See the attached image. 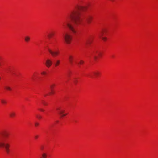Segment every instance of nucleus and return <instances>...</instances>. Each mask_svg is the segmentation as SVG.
Segmentation results:
<instances>
[{"mask_svg":"<svg viewBox=\"0 0 158 158\" xmlns=\"http://www.w3.org/2000/svg\"><path fill=\"white\" fill-rule=\"evenodd\" d=\"M84 8V6L79 4H76L73 9L68 14L63 22V26L65 28L68 27L73 33H76V31L74 27L71 24V22L73 21L77 26L81 24L82 19L81 18V13L80 11Z\"/></svg>","mask_w":158,"mask_h":158,"instance_id":"f257e3e1","label":"nucleus"},{"mask_svg":"<svg viewBox=\"0 0 158 158\" xmlns=\"http://www.w3.org/2000/svg\"><path fill=\"white\" fill-rule=\"evenodd\" d=\"M8 134L6 132L0 131V147H3L5 148L6 152L8 153L10 152L9 144L6 143L7 137Z\"/></svg>","mask_w":158,"mask_h":158,"instance_id":"f03ea898","label":"nucleus"},{"mask_svg":"<svg viewBox=\"0 0 158 158\" xmlns=\"http://www.w3.org/2000/svg\"><path fill=\"white\" fill-rule=\"evenodd\" d=\"M63 37L66 43L68 44L70 43L72 37L69 34L67 33L64 34Z\"/></svg>","mask_w":158,"mask_h":158,"instance_id":"7ed1b4c3","label":"nucleus"},{"mask_svg":"<svg viewBox=\"0 0 158 158\" xmlns=\"http://www.w3.org/2000/svg\"><path fill=\"white\" fill-rule=\"evenodd\" d=\"M56 110L58 111V114L60 115L61 118L65 116L67 114L64 113L65 110L62 109L60 107H57Z\"/></svg>","mask_w":158,"mask_h":158,"instance_id":"20e7f679","label":"nucleus"},{"mask_svg":"<svg viewBox=\"0 0 158 158\" xmlns=\"http://www.w3.org/2000/svg\"><path fill=\"white\" fill-rule=\"evenodd\" d=\"M48 51L49 53L54 57L57 56L59 54V52L58 50H52L48 48Z\"/></svg>","mask_w":158,"mask_h":158,"instance_id":"39448f33","label":"nucleus"},{"mask_svg":"<svg viewBox=\"0 0 158 158\" xmlns=\"http://www.w3.org/2000/svg\"><path fill=\"white\" fill-rule=\"evenodd\" d=\"M102 55V53L100 52H98V51H95L94 52L92 56L95 60H96L98 57Z\"/></svg>","mask_w":158,"mask_h":158,"instance_id":"423d86ee","label":"nucleus"},{"mask_svg":"<svg viewBox=\"0 0 158 158\" xmlns=\"http://www.w3.org/2000/svg\"><path fill=\"white\" fill-rule=\"evenodd\" d=\"M93 19V17L90 15H88L85 17V20L88 24H90Z\"/></svg>","mask_w":158,"mask_h":158,"instance_id":"0eeeda50","label":"nucleus"},{"mask_svg":"<svg viewBox=\"0 0 158 158\" xmlns=\"http://www.w3.org/2000/svg\"><path fill=\"white\" fill-rule=\"evenodd\" d=\"M52 61L50 59H47L45 62V65L48 67H49L52 64Z\"/></svg>","mask_w":158,"mask_h":158,"instance_id":"6e6552de","label":"nucleus"},{"mask_svg":"<svg viewBox=\"0 0 158 158\" xmlns=\"http://www.w3.org/2000/svg\"><path fill=\"white\" fill-rule=\"evenodd\" d=\"M68 60L70 64L72 65L74 60V57L72 55H69L68 57Z\"/></svg>","mask_w":158,"mask_h":158,"instance_id":"1a4fd4ad","label":"nucleus"},{"mask_svg":"<svg viewBox=\"0 0 158 158\" xmlns=\"http://www.w3.org/2000/svg\"><path fill=\"white\" fill-rule=\"evenodd\" d=\"M103 31H103L102 32H101V34L100 35V37L101 38L103 41H106L107 40V38L105 37H102Z\"/></svg>","mask_w":158,"mask_h":158,"instance_id":"9d476101","label":"nucleus"},{"mask_svg":"<svg viewBox=\"0 0 158 158\" xmlns=\"http://www.w3.org/2000/svg\"><path fill=\"white\" fill-rule=\"evenodd\" d=\"M60 61L59 60H57L54 63V65L56 67L58 66L60 64Z\"/></svg>","mask_w":158,"mask_h":158,"instance_id":"9b49d317","label":"nucleus"},{"mask_svg":"<svg viewBox=\"0 0 158 158\" xmlns=\"http://www.w3.org/2000/svg\"><path fill=\"white\" fill-rule=\"evenodd\" d=\"M42 156L43 158H45L46 157H49L50 156L46 153H43L42 154Z\"/></svg>","mask_w":158,"mask_h":158,"instance_id":"f8f14e48","label":"nucleus"},{"mask_svg":"<svg viewBox=\"0 0 158 158\" xmlns=\"http://www.w3.org/2000/svg\"><path fill=\"white\" fill-rule=\"evenodd\" d=\"M30 38L28 36H26L24 38V40L27 42H28L30 41Z\"/></svg>","mask_w":158,"mask_h":158,"instance_id":"ddd939ff","label":"nucleus"},{"mask_svg":"<svg viewBox=\"0 0 158 158\" xmlns=\"http://www.w3.org/2000/svg\"><path fill=\"white\" fill-rule=\"evenodd\" d=\"M93 41V40L91 39V38H89L88 40L86 41V43L88 44H90Z\"/></svg>","mask_w":158,"mask_h":158,"instance_id":"4468645a","label":"nucleus"},{"mask_svg":"<svg viewBox=\"0 0 158 158\" xmlns=\"http://www.w3.org/2000/svg\"><path fill=\"white\" fill-rule=\"evenodd\" d=\"M10 116L11 117H13L15 116V113L14 112H11L10 114Z\"/></svg>","mask_w":158,"mask_h":158,"instance_id":"2eb2a0df","label":"nucleus"},{"mask_svg":"<svg viewBox=\"0 0 158 158\" xmlns=\"http://www.w3.org/2000/svg\"><path fill=\"white\" fill-rule=\"evenodd\" d=\"M94 74L96 77H97L100 74V73L98 71L93 72Z\"/></svg>","mask_w":158,"mask_h":158,"instance_id":"dca6fc26","label":"nucleus"},{"mask_svg":"<svg viewBox=\"0 0 158 158\" xmlns=\"http://www.w3.org/2000/svg\"><path fill=\"white\" fill-rule=\"evenodd\" d=\"M54 33L53 32H52L50 33H49L48 35V37L49 38H50L51 37H52V36H53L54 35Z\"/></svg>","mask_w":158,"mask_h":158,"instance_id":"f3484780","label":"nucleus"},{"mask_svg":"<svg viewBox=\"0 0 158 158\" xmlns=\"http://www.w3.org/2000/svg\"><path fill=\"white\" fill-rule=\"evenodd\" d=\"M5 88L6 89L10 91L11 90V88L9 86H6L5 87Z\"/></svg>","mask_w":158,"mask_h":158,"instance_id":"a211bd4d","label":"nucleus"},{"mask_svg":"<svg viewBox=\"0 0 158 158\" xmlns=\"http://www.w3.org/2000/svg\"><path fill=\"white\" fill-rule=\"evenodd\" d=\"M55 86V85L54 84H52L50 85V87L51 90L53 89V88H54Z\"/></svg>","mask_w":158,"mask_h":158,"instance_id":"6ab92c4d","label":"nucleus"},{"mask_svg":"<svg viewBox=\"0 0 158 158\" xmlns=\"http://www.w3.org/2000/svg\"><path fill=\"white\" fill-rule=\"evenodd\" d=\"M1 102L3 104H5V103H6V101L5 100H3V99L1 100Z\"/></svg>","mask_w":158,"mask_h":158,"instance_id":"aec40b11","label":"nucleus"},{"mask_svg":"<svg viewBox=\"0 0 158 158\" xmlns=\"http://www.w3.org/2000/svg\"><path fill=\"white\" fill-rule=\"evenodd\" d=\"M84 63V61L82 60H81L79 62V63L78 64H82Z\"/></svg>","mask_w":158,"mask_h":158,"instance_id":"412c9836","label":"nucleus"},{"mask_svg":"<svg viewBox=\"0 0 158 158\" xmlns=\"http://www.w3.org/2000/svg\"><path fill=\"white\" fill-rule=\"evenodd\" d=\"M41 74L43 75H45L47 73L44 71H43L41 72Z\"/></svg>","mask_w":158,"mask_h":158,"instance_id":"4be33fe9","label":"nucleus"},{"mask_svg":"<svg viewBox=\"0 0 158 158\" xmlns=\"http://www.w3.org/2000/svg\"><path fill=\"white\" fill-rule=\"evenodd\" d=\"M77 80L76 79H75L73 81L74 83L75 84H76L77 82Z\"/></svg>","mask_w":158,"mask_h":158,"instance_id":"5701e85b","label":"nucleus"},{"mask_svg":"<svg viewBox=\"0 0 158 158\" xmlns=\"http://www.w3.org/2000/svg\"><path fill=\"white\" fill-rule=\"evenodd\" d=\"M35 125L36 126H38L39 125V124L38 123H37V122H35Z\"/></svg>","mask_w":158,"mask_h":158,"instance_id":"b1692460","label":"nucleus"},{"mask_svg":"<svg viewBox=\"0 0 158 158\" xmlns=\"http://www.w3.org/2000/svg\"><path fill=\"white\" fill-rule=\"evenodd\" d=\"M2 59L0 57V66H2Z\"/></svg>","mask_w":158,"mask_h":158,"instance_id":"393cba45","label":"nucleus"},{"mask_svg":"<svg viewBox=\"0 0 158 158\" xmlns=\"http://www.w3.org/2000/svg\"><path fill=\"white\" fill-rule=\"evenodd\" d=\"M40 111H42V112H44V110L42 109H39Z\"/></svg>","mask_w":158,"mask_h":158,"instance_id":"a878e982","label":"nucleus"},{"mask_svg":"<svg viewBox=\"0 0 158 158\" xmlns=\"http://www.w3.org/2000/svg\"><path fill=\"white\" fill-rule=\"evenodd\" d=\"M37 117L39 119H41V116H37Z\"/></svg>","mask_w":158,"mask_h":158,"instance_id":"bb28decb","label":"nucleus"},{"mask_svg":"<svg viewBox=\"0 0 158 158\" xmlns=\"http://www.w3.org/2000/svg\"><path fill=\"white\" fill-rule=\"evenodd\" d=\"M50 94H54V92L52 90H51V92L50 93Z\"/></svg>","mask_w":158,"mask_h":158,"instance_id":"cd10ccee","label":"nucleus"},{"mask_svg":"<svg viewBox=\"0 0 158 158\" xmlns=\"http://www.w3.org/2000/svg\"><path fill=\"white\" fill-rule=\"evenodd\" d=\"M43 104H44V105H47V103H45V102H43Z\"/></svg>","mask_w":158,"mask_h":158,"instance_id":"c85d7f7f","label":"nucleus"},{"mask_svg":"<svg viewBox=\"0 0 158 158\" xmlns=\"http://www.w3.org/2000/svg\"><path fill=\"white\" fill-rule=\"evenodd\" d=\"M38 136H35V139H37L38 138Z\"/></svg>","mask_w":158,"mask_h":158,"instance_id":"c756f323","label":"nucleus"},{"mask_svg":"<svg viewBox=\"0 0 158 158\" xmlns=\"http://www.w3.org/2000/svg\"><path fill=\"white\" fill-rule=\"evenodd\" d=\"M43 147H41V149L42 150L43 149Z\"/></svg>","mask_w":158,"mask_h":158,"instance_id":"7c9ffc66","label":"nucleus"},{"mask_svg":"<svg viewBox=\"0 0 158 158\" xmlns=\"http://www.w3.org/2000/svg\"><path fill=\"white\" fill-rule=\"evenodd\" d=\"M1 77H0V80H1Z\"/></svg>","mask_w":158,"mask_h":158,"instance_id":"2f4dec72","label":"nucleus"},{"mask_svg":"<svg viewBox=\"0 0 158 158\" xmlns=\"http://www.w3.org/2000/svg\"><path fill=\"white\" fill-rule=\"evenodd\" d=\"M112 1H113L114 0H111Z\"/></svg>","mask_w":158,"mask_h":158,"instance_id":"473e14b6","label":"nucleus"}]
</instances>
